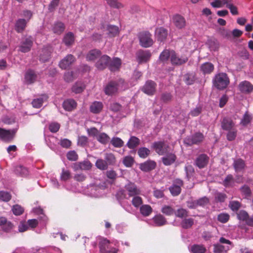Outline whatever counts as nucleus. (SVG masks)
<instances>
[{
    "instance_id": "nucleus-1",
    "label": "nucleus",
    "mask_w": 253,
    "mask_h": 253,
    "mask_svg": "<svg viewBox=\"0 0 253 253\" xmlns=\"http://www.w3.org/2000/svg\"><path fill=\"white\" fill-rule=\"evenodd\" d=\"M212 83L216 88L221 90L227 87L230 83V80L226 73H220L215 75Z\"/></svg>"
},
{
    "instance_id": "nucleus-2",
    "label": "nucleus",
    "mask_w": 253,
    "mask_h": 253,
    "mask_svg": "<svg viewBox=\"0 0 253 253\" xmlns=\"http://www.w3.org/2000/svg\"><path fill=\"white\" fill-rule=\"evenodd\" d=\"M204 136L201 132H196L194 134L186 137L184 139V143L187 146H192L194 144H199L203 142Z\"/></svg>"
},
{
    "instance_id": "nucleus-3",
    "label": "nucleus",
    "mask_w": 253,
    "mask_h": 253,
    "mask_svg": "<svg viewBox=\"0 0 253 253\" xmlns=\"http://www.w3.org/2000/svg\"><path fill=\"white\" fill-rule=\"evenodd\" d=\"M33 44V39L31 36L23 38L19 46V50L23 53L29 52Z\"/></svg>"
},
{
    "instance_id": "nucleus-4",
    "label": "nucleus",
    "mask_w": 253,
    "mask_h": 253,
    "mask_svg": "<svg viewBox=\"0 0 253 253\" xmlns=\"http://www.w3.org/2000/svg\"><path fill=\"white\" fill-rule=\"evenodd\" d=\"M139 39L141 45L144 47H149L153 43L151 35L149 32H141L139 35Z\"/></svg>"
},
{
    "instance_id": "nucleus-5",
    "label": "nucleus",
    "mask_w": 253,
    "mask_h": 253,
    "mask_svg": "<svg viewBox=\"0 0 253 253\" xmlns=\"http://www.w3.org/2000/svg\"><path fill=\"white\" fill-rule=\"evenodd\" d=\"M152 148L159 155H163L168 153L169 147L164 141H160L154 142L152 144Z\"/></svg>"
},
{
    "instance_id": "nucleus-6",
    "label": "nucleus",
    "mask_w": 253,
    "mask_h": 253,
    "mask_svg": "<svg viewBox=\"0 0 253 253\" xmlns=\"http://www.w3.org/2000/svg\"><path fill=\"white\" fill-rule=\"evenodd\" d=\"M110 241L106 238H103L100 241L99 246L101 253H117L115 248H111Z\"/></svg>"
},
{
    "instance_id": "nucleus-7",
    "label": "nucleus",
    "mask_w": 253,
    "mask_h": 253,
    "mask_svg": "<svg viewBox=\"0 0 253 253\" xmlns=\"http://www.w3.org/2000/svg\"><path fill=\"white\" fill-rule=\"evenodd\" d=\"M76 60V57L73 55L69 54L59 62L58 66L61 69L66 70L70 67Z\"/></svg>"
},
{
    "instance_id": "nucleus-8",
    "label": "nucleus",
    "mask_w": 253,
    "mask_h": 253,
    "mask_svg": "<svg viewBox=\"0 0 253 253\" xmlns=\"http://www.w3.org/2000/svg\"><path fill=\"white\" fill-rule=\"evenodd\" d=\"M157 84L152 80L147 81L143 86L141 90L145 94L152 96L156 91Z\"/></svg>"
},
{
    "instance_id": "nucleus-9",
    "label": "nucleus",
    "mask_w": 253,
    "mask_h": 253,
    "mask_svg": "<svg viewBox=\"0 0 253 253\" xmlns=\"http://www.w3.org/2000/svg\"><path fill=\"white\" fill-rule=\"evenodd\" d=\"M239 220L245 221L246 224L251 227H253V216H250L248 212L244 210H241L237 213Z\"/></svg>"
},
{
    "instance_id": "nucleus-10",
    "label": "nucleus",
    "mask_w": 253,
    "mask_h": 253,
    "mask_svg": "<svg viewBox=\"0 0 253 253\" xmlns=\"http://www.w3.org/2000/svg\"><path fill=\"white\" fill-rule=\"evenodd\" d=\"M125 188L128 192L129 197L139 195L141 194V190L137 185L132 182H129L125 185Z\"/></svg>"
},
{
    "instance_id": "nucleus-11",
    "label": "nucleus",
    "mask_w": 253,
    "mask_h": 253,
    "mask_svg": "<svg viewBox=\"0 0 253 253\" xmlns=\"http://www.w3.org/2000/svg\"><path fill=\"white\" fill-rule=\"evenodd\" d=\"M233 167L237 173L243 174L245 170L246 165L244 160L241 158H238L234 161Z\"/></svg>"
},
{
    "instance_id": "nucleus-12",
    "label": "nucleus",
    "mask_w": 253,
    "mask_h": 253,
    "mask_svg": "<svg viewBox=\"0 0 253 253\" xmlns=\"http://www.w3.org/2000/svg\"><path fill=\"white\" fill-rule=\"evenodd\" d=\"M119 84L116 81L110 82L104 88V92L107 95H112L118 90Z\"/></svg>"
},
{
    "instance_id": "nucleus-13",
    "label": "nucleus",
    "mask_w": 253,
    "mask_h": 253,
    "mask_svg": "<svg viewBox=\"0 0 253 253\" xmlns=\"http://www.w3.org/2000/svg\"><path fill=\"white\" fill-rule=\"evenodd\" d=\"M238 89L243 93L250 94L253 91V85L250 82L244 81L239 84Z\"/></svg>"
},
{
    "instance_id": "nucleus-14",
    "label": "nucleus",
    "mask_w": 253,
    "mask_h": 253,
    "mask_svg": "<svg viewBox=\"0 0 253 253\" xmlns=\"http://www.w3.org/2000/svg\"><path fill=\"white\" fill-rule=\"evenodd\" d=\"M221 126L223 130L226 131L236 128L235 123L229 117L223 118L221 122Z\"/></svg>"
},
{
    "instance_id": "nucleus-15",
    "label": "nucleus",
    "mask_w": 253,
    "mask_h": 253,
    "mask_svg": "<svg viewBox=\"0 0 253 253\" xmlns=\"http://www.w3.org/2000/svg\"><path fill=\"white\" fill-rule=\"evenodd\" d=\"M111 58L109 56L104 55L96 63L95 66L98 70H102L108 67Z\"/></svg>"
},
{
    "instance_id": "nucleus-16",
    "label": "nucleus",
    "mask_w": 253,
    "mask_h": 253,
    "mask_svg": "<svg viewBox=\"0 0 253 253\" xmlns=\"http://www.w3.org/2000/svg\"><path fill=\"white\" fill-rule=\"evenodd\" d=\"M172 22L174 26L179 29L184 28L186 25L185 18L179 14H176L173 16Z\"/></svg>"
},
{
    "instance_id": "nucleus-17",
    "label": "nucleus",
    "mask_w": 253,
    "mask_h": 253,
    "mask_svg": "<svg viewBox=\"0 0 253 253\" xmlns=\"http://www.w3.org/2000/svg\"><path fill=\"white\" fill-rule=\"evenodd\" d=\"M157 166L156 162L149 160L139 165V169L144 172H148L154 169Z\"/></svg>"
},
{
    "instance_id": "nucleus-18",
    "label": "nucleus",
    "mask_w": 253,
    "mask_h": 253,
    "mask_svg": "<svg viewBox=\"0 0 253 253\" xmlns=\"http://www.w3.org/2000/svg\"><path fill=\"white\" fill-rule=\"evenodd\" d=\"M209 158L205 154L198 156L195 160V165L199 169H203L207 166L209 163Z\"/></svg>"
},
{
    "instance_id": "nucleus-19",
    "label": "nucleus",
    "mask_w": 253,
    "mask_h": 253,
    "mask_svg": "<svg viewBox=\"0 0 253 253\" xmlns=\"http://www.w3.org/2000/svg\"><path fill=\"white\" fill-rule=\"evenodd\" d=\"M137 58L139 63L147 62L151 56V53L148 50H140L137 52Z\"/></svg>"
},
{
    "instance_id": "nucleus-20",
    "label": "nucleus",
    "mask_w": 253,
    "mask_h": 253,
    "mask_svg": "<svg viewBox=\"0 0 253 253\" xmlns=\"http://www.w3.org/2000/svg\"><path fill=\"white\" fill-rule=\"evenodd\" d=\"M171 62L173 65H180L188 61V58L186 56L178 57L175 51L171 50Z\"/></svg>"
},
{
    "instance_id": "nucleus-21",
    "label": "nucleus",
    "mask_w": 253,
    "mask_h": 253,
    "mask_svg": "<svg viewBox=\"0 0 253 253\" xmlns=\"http://www.w3.org/2000/svg\"><path fill=\"white\" fill-rule=\"evenodd\" d=\"M37 78V75L35 72L31 69L28 70L25 74V82L28 84L34 83Z\"/></svg>"
},
{
    "instance_id": "nucleus-22",
    "label": "nucleus",
    "mask_w": 253,
    "mask_h": 253,
    "mask_svg": "<svg viewBox=\"0 0 253 253\" xmlns=\"http://www.w3.org/2000/svg\"><path fill=\"white\" fill-rule=\"evenodd\" d=\"M28 21L25 19H18L15 24V30L18 33H22L25 30Z\"/></svg>"
},
{
    "instance_id": "nucleus-23",
    "label": "nucleus",
    "mask_w": 253,
    "mask_h": 253,
    "mask_svg": "<svg viewBox=\"0 0 253 253\" xmlns=\"http://www.w3.org/2000/svg\"><path fill=\"white\" fill-rule=\"evenodd\" d=\"M77 102L73 99L65 100L62 104L63 108L67 111H72L77 107Z\"/></svg>"
},
{
    "instance_id": "nucleus-24",
    "label": "nucleus",
    "mask_w": 253,
    "mask_h": 253,
    "mask_svg": "<svg viewBox=\"0 0 253 253\" xmlns=\"http://www.w3.org/2000/svg\"><path fill=\"white\" fill-rule=\"evenodd\" d=\"M176 159V155L172 153H168L162 158L163 163L165 166H170L173 164Z\"/></svg>"
},
{
    "instance_id": "nucleus-25",
    "label": "nucleus",
    "mask_w": 253,
    "mask_h": 253,
    "mask_svg": "<svg viewBox=\"0 0 253 253\" xmlns=\"http://www.w3.org/2000/svg\"><path fill=\"white\" fill-rule=\"evenodd\" d=\"M51 49L50 47L43 48L40 55V60L43 62H45L50 59Z\"/></svg>"
},
{
    "instance_id": "nucleus-26",
    "label": "nucleus",
    "mask_w": 253,
    "mask_h": 253,
    "mask_svg": "<svg viewBox=\"0 0 253 253\" xmlns=\"http://www.w3.org/2000/svg\"><path fill=\"white\" fill-rule=\"evenodd\" d=\"M156 38L158 41L164 42L168 36L167 30L164 28H158L156 31Z\"/></svg>"
},
{
    "instance_id": "nucleus-27",
    "label": "nucleus",
    "mask_w": 253,
    "mask_h": 253,
    "mask_svg": "<svg viewBox=\"0 0 253 253\" xmlns=\"http://www.w3.org/2000/svg\"><path fill=\"white\" fill-rule=\"evenodd\" d=\"M214 69V65L211 62H205L200 67V70L204 74H210Z\"/></svg>"
},
{
    "instance_id": "nucleus-28",
    "label": "nucleus",
    "mask_w": 253,
    "mask_h": 253,
    "mask_svg": "<svg viewBox=\"0 0 253 253\" xmlns=\"http://www.w3.org/2000/svg\"><path fill=\"white\" fill-rule=\"evenodd\" d=\"M121 65V60L118 58H115L111 60L109 63V69L111 71L115 72L119 70Z\"/></svg>"
},
{
    "instance_id": "nucleus-29",
    "label": "nucleus",
    "mask_w": 253,
    "mask_h": 253,
    "mask_svg": "<svg viewBox=\"0 0 253 253\" xmlns=\"http://www.w3.org/2000/svg\"><path fill=\"white\" fill-rule=\"evenodd\" d=\"M152 220L155 225L157 226H162L166 225L167 223L166 218L161 214H158L154 216Z\"/></svg>"
},
{
    "instance_id": "nucleus-30",
    "label": "nucleus",
    "mask_w": 253,
    "mask_h": 253,
    "mask_svg": "<svg viewBox=\"0 0 253 253\" xmlns=\"http://www.w3.org/2000/svg\"><path fill=\"white\" fill-rule=\"evenodd\" d=\"M103 105L101 102L94 101L90 106L89 109L91 112L94 114H98L102 110Z\"/></svg>"
},
{
    "instance_id": "nucleus-31",
    "label": "nucleus",
    "mask_w": 253,
    "mask_h": 253,
    "mask_svg": "<svg viewBox=\"0 0 253 253\" xmlns=\"http://www.w3.org/2000/svg\"><path fill=\"white\" fill-rule=\"evenodd\" d=\"M101 54L100 50L94 49L90 50L86 56L87 61H93L99 57Z\"/></svg>"
},
{
    "instance_id": "nucleus-32",
    "label": "nucleus",
    "mask_w": 253,
    "mask_h": 253,
    "mask_svg": "<svg viewBox=\"0 0 253 253\" xmlns=\"http://www.w3.org/2000/svg\"><path fill=\"white\" fill-rule=\"evenodd\" d=\"M47 99V96L45 94L42 95V97L39 98L34 99L31 103L32 106L35 108H40L42 106L44 101Z\"/></svg>"
},
{
    "instance_id": "nucleus-33",
    "label": "nucleus",
    "mask_w": 253,
    "mask_h": 253,
    "mask_svg": "<svg viewBox=\"0 0 253 253\" xmlns=\"http://www.w3.org/2000/svg\"><path fill=\"white\" fill-rule=\"evenodd\" d=\"M0 138L3 141L9 142L13 139V136L9 130L0 128Z\"/></svg>"
},
{
    "instance_id": "nucleus-34",
    "label": "nucleus",
    "mask_w": 253,
    "mask_h": 253,
    "mask_svg": "<svg viewBox=\"0 0 253 253\" xmlns=\"http://www.w3.org/2000/svg\"><path fill=\"white\" fill-rule=\"evenodd\" d=\"M14 173L23 177L27 176L29 174L28 169L21 165L16 166L14 169Z\"/></svg>"
},
{
    "instance_id": "nucleus-35",
    "label": "nucleus",
    "mask_w": 253,
    "mask_h": 253,
    "mask_svg": "<svg viewBox=\"0 0 253 253\" xmlns=\"http://www.w3.org/2000/svg\"><path fill=\"white\" fill-rule=\"evenodd\" d=\"M140 143V139L136 136H132L130 137L126 143V146L129 149H133L137 147Z\"/></svg>"
},
{
    "instance_id": "nucleus-36",
    "label": "nucleus",
    "mask_w": 253,
    "mask_h": 253,
    "mask_svg": "<svg viewBox=\"0 0 253 253\" xmlns=\"http://www.w3.org/2000/svg\"><path fill=\"white\" fill-rule=\"evenodd\" d=\"M75 41L74 35L72 32H68L64 37L63 42L66 46L72 45Z\"/></svg>"
},
{
    "instance_id": "nucleus-37",
    "label": "nucleus",
    "mask_w": 253,
    "mask_h": 253,
    "mask_svg": "<svg viewBox=\"0 0 253 253\" xmlns=\"http://www.w3.org/2000/svg\"><path fill=\"white\" fill-rule=\"evenodd\" d=\"M65 26L61 22H57L55 23L52 27V31L54 33L60 35L65 30Z\"/></svg>"
},
{
    "instance_id": "nucleus-38",
    "label": "nucleus",
    "mask_w": 253,
    "mask_h": 253,
    "mask_svg": "<svg viewBox=\"0 0 253 253\" xmlns=\"http://www.w3.org/2000/svg\"><path fill=\"white\" fill-rule=\"evenodd\" d=\"M107 30L108 36L111 38L115 37L119 34V28L116 26L109 25L107 26Z\"/></svg>"
},
{
    "instance_id": "nucleus-39",
    "label": "nucleus",
    "mask_w": 253,
    "mask_h": 253,
    "mask_svg": "<svg viewBox=\"0 0 253 253\" xmlns=\"http://www.w3.org/2000/svg\"><path fill=\"white\" fill-rule=\"evenodd\" d=\"M140 212L144 216H148L153 212V209L149 205H143L140 207Z\"/></svg>"
},
{
    "instance_id": "nucleus-40",
    "label": "nucleus",
    "mask_w": 253,
    "mask_h": 253,
    "mask_svg": "<svg viewBox=\"0 0 253 253\" xmlns=\"http://www.w3.org/2000/svg\"><path fill=\"white\" fill-rule=\"evenodd\" d=\"M230 250L229 247H225L219 244H214L213 245L214 253H226Z\"/></svg>"
},
{
    "instance_id": "nucleus-41",
    "label": "nucleus",
    "mask_w": 253,
    "mask_h": 253,
    "mask_svg": "<svg viewBox=\"0 0 253 253\" xmlns=\"http://www.w3.org/2000/svg\"><path fill=\"white\" fill-rule=\"evenodd\" d=\"M96 139L100 143L105 145L109 142L110 138L106 133L101 132L97 135Z\"/></svg>"
},
{
    "instance_id": "nucleus-42",
    "label": "nucleus",
    "mask_w": 253,
    "mask_h": 253,
    "mask_svg": "<svg viewBox=\"0 0 253 253\" xmlns=\"http://www.w3.org/2000/svg\"><path fill=\"white\" fill-rule=\"evenodd\" d=\"M151 153L150 150L144 147L139 148L137 150V154L139 157L142 159H145L148 157Z\"/></svg>"
},
{
    "instance_id": "nucleus-43",
    "label": "nucleus",
    "mask_w": 253,
    "mask_h": 253,
    "mask_svg": "<svg viewBox=\"0 0 253 253\" xmlns=\"http://www.w3.org/2000/svg\"><path fill=\"white\" fill-rule=\"evenodd\" d=\"M171 57V50L166 49L164 50L160 55L159 59L163 62L168 60L169 57Z\"/></svg>"
},
{
    "instance_id": "nucleus-44",
    "label": "nucleus",
    "mask_w": 253,
    "mask_h": 253,
    "mask_svg": "<svg viewBox=\"0 0 253 253\" xmlns=\"http://www.w3.org/2000/svg\"><path fill=\"white\" fill-rule=\"evenodd\" d=\"M192 253H205L206 252V248L202 245H194L191 248Z\"/></svg>"
},
{
    "instance_id": "nucleus-45",
    "label": "nucleus",
    "mask_w": 253,
    "mask_h": 253,
    "mask_svg": "<svg viewBox=\"0 0 253 253\" xmlns=\"http://www.w3.org/2000/svg\"><path fill=\"white\" fill-rule=\"evenodd\" d=\"M95 166L97 169L102 170H106L108 167L107 162L102 159L97 160L95 163Z\"/></svg>"
},
{
    "instance_id": "nucleus-46",
    "label": "nucleus",
    "mask_w": 253,
    "mask_h": 253,
    "mask_svg": "<svg viewBox=\"0 0 253 253\" xmlns=\"http://www.w3.org/2000/svg\"><path fill=\"white\" fill-rule=\"evenodd\" d=\"M194 224V219L192 218H185L181 222V226L184 229H189Z\"/></svg>"
},
{
    "instance_id": "nucleus-47",
    "label": "nucleus",
    "mask_w": 253,
    "mask_h": 253,
    "mask_svg": "<svg viewBox=\"0 0 253 253\" xmlns=\"http://www.w3.org/2000/svg\"><path fill=\"white\" fill-rule=\"evenodd\" d=\"M131 204L136 208L140 207L143 204V200L139 195L132 196Z\"/></svg>"
},
{
    "instance_id": "nucleus-48",
    "label": "nucleus",
    "mask_w": 253,
    "mask_h": 253,
    "mask_svg": "<svg viewBox=\"0 0 253 253\" xmlns=\"http://www.w3.org/2000/svg\"><path fill=\"white\" fill-rule=\"evenodd\" d=\"M227 131H228L226 135L227 139L229 141L234 140L237 135V129L235 128Z\"/></svg>"
},
{
    "instance_id": "nucleus-49",
    "label": "nucleus",
    "mask_w": 253,
    "mask_h": 253,
    "mask_svg": "<svg viewBox=\"0 0 253 253\" xmlns=\"http://www.w3.org/2000/svg\"><path fill=\"white\" fill-rule=\"evenodd\" d=\"M71 178V173L70 170L65 169L64 168L62 169V172L60 174V179L62 181H66Z\"/></svg>"
},
{
    "instance_id": "nucleus-50",
    "label": "nucleus",
    "mask_w": 253,
    "mask_h": 253,
    "mask_svg": "<svg viewBox=\"0 0 253 253\" xmlns=\"http://www.w3.org/2000/svg\"><path fill=\"white\" fill-rule=\"evenodd\" d=\"M107 4L111 7L120 9L124 7L123 4L118 0H106Z\"/></svg>"
},
{
    "instance_id": "nucleus-51",
    "label": "nucleus",
    "mask_w": 253,
    "mask_h": 253,
    "mask_svg": "<svg viewBox=\"0 0 253 253\" xmlns=\"http://www.w3.org/2000/svg\"><path fill=\"white\" fill-rule=\"evenodd\" d=\"M111 143L115 147L121 148L123 146L124 142L120 138L114 137L112 138Z\"/></svg>"
},
{
    "instance_id": "nucleus-52",
    "label": "nucleus",
    "mask_w": 253,
    "mask_h": 253,
    "mask_svg": "<svg viewBox=\"0 0 253 253\" xmlns=\"http://www.w3.org/2000/svg\"><path fill=\"white\" fill-rule=\"evenodd\" d=\"M161 211L167 216H171L174 213V209L171 206L167 205H165L162 207Z\"/></svg>"
},
{
    "instance_id": "nucleus-53",
    "label": "nucleus",
    "mask_w": 253,
    "mask_h": 253,
    "mask_svg": "<svg viewBox=\"0 0 253 253\" xmlns=\"http://www.w3.org/2000/svg\"><path fill=\"white\" fill-rule=\"evenodd\" d=\"M105 161L107 162L108 165H113L116 163V158L112 153H106L105 155Z\"/></svg>"
},
{
    "instance_id": "nucleus-54",
    "label": "nucleus",
    "mask_w": 253,
    "mask_h": 253,
    "mask_svg": "<svg viewBox=\"0 0 253 253\" xmlns=\"http://www.w3.org/2000/svg\"><path fill=\"white\" fill-rule=\"evenodd\" d=\"M174 214L176 217L183 218L188 216V211L184 209L180 208L177 210L176 211H174Z\"/></svg>"
},
{
    "instance_id": "nucleus-55",
    "label": "nucleus",
    "mask_w": 253,
    "mask_h": 253,
    "mask_svg": "<svg viewBox=\"0 0 253 253\" xmlns=\"http://www.w3.org/2000/svg\"><path fill=\"white\" fill-rule=\"evenodd\" d=\"M217 219L219 222L225 223L229 221L230 215L227 213H221L217 215Z\"/></svg>"
},
{
    "instance_id": "nucleus-56",
    "label": "nucleus",
    "mask_w": 253,
    "mask_h": 253,
    "mask_svg": "<svg viewBox=\"0 0 253 253\" xmlns=\"http://www.w3.org/2000/svg\"><path fill=\"white\" fill-rule=\"evenodd\" d=\"M229 207L233 211H237L241 207V204L237 201H232L229 202Z\"/></svg>"
},
{
    "instance_id": "nucleus-57",
    "label": "nucleus",
    "mask_w": 253,
    "mask_h": 253,
    "mask_svg": "<svg viewBox=\"0 0 253 253\" xmlns=\"http://www.w3.org/2000/svg\"><path fill=\"white\" fill-rule=\"evenodd\" d=\"M85 87L82 84L77 83L72 87V90L75 93H80L83 91Z\"/></svg>"
},
{
    "instance_id": "nucleus-58",
    "label": "nucleus",
    "mask_w": 253,
    "mask_h": 253,
    "mask_svg": "<svg viewBox=\"0 0 253 253\" xmlns=\"http://www.w3.org/2000/svg\"><path fill=\"white\" fill-rule=\"evenodd\" d=\"M252 120V118L251 116L248 112H246L245 113L243 119L241 120L240 124L244 126H247L251 122Z\"/></svg>"
},
{
    "instance_id": "nucleus-59",
    "label": "nucleus",
    "mask_w": 253,
    "mask_h": 253,
    "mask_svg": "<svg viewBox=\"0 0 253 253\" xmlns=\"http://www.w3.org/2000/svg\"><path fill=\"white\" fill-rule=\"evenodd\" d=\"M11 199L10 194L8 192L0 191V200L4 202H8Z\"/></svg>"
},
{
    "instance_id": "nucleus-60",
    "label": "nucleus",
    "mask_w": 253,
    "mask_h": 253,
    "mask_svg": "<svg viewBox=\"0 0 253 253\" xmlns=\"http://www.w3.org/2000/svg\"><path fill=\"white\" fill-rule=\"evenodd\" d=\"M185 170L186 173V177L188 180L193 176L195 170L193 167L191 165H188L185 166Z\"/></svg>"
},
{
    "instance_id": "nucleus-61",
    "label": "nucleus",
    "mask_w": 253,
    "mask_h": 253,
    "mask_svg": "<svg viewBox=\"0 0 253 253\" xmlns=\"http://www.w3.org/2000/svg\"><path fill=\"white\" fill-rule=\"evenodd\" d=\"M60 127V125L57 122H52L49 125V130L52 133L57 132Z\"/></svg>"
},
{
    "instance_id": "nucleus-62",
    "label": "nucleus",
    "mask_w": 253,
    "mask_h": 253,
    "mask_svg": "<svg viewBox=\"0 0 253 253\" xmlns=\"http://www.w3.org/2000/svg\"><path fill=\"white\" fill-rule=\"evenodd\" d=\"M80 163L81 165V170H88L91 169L92 166V164L88 160L80 162Z\"/></svg>"
},
{
    "instance_id": "nucleus-63",
    "label": "nucleus",
    "mask_w": 253,
    "mask_h": 253,
    "mask_svg": "<svg viewBox=\"0 0 253 253\" xmlns=\"http://www.w3.org/2000/svg\"><path fill=\"white\" fill-rule=\"evenodd\" d=\"M169 191L173 196H177L181 192V187L179 186L173 185L169 188Z\"/></svg>"
},
{
    "instance_id": "nucleus-64",
    "label": "nucleus",
    "mask_w": 253,
    "mask_h": 253,
    "mask_svg": "<svg viewBox=\"0 0 253 253\" xmlns=\"http://www.w3.org/2000/svg\"><path fill=\"white\" fill-rule=\"evenodd\" d=\"M12 211L14 214L20 215L23 213L24 209L21 206L16 205L13 206Z\"/></svg>"
}]
</instances>
